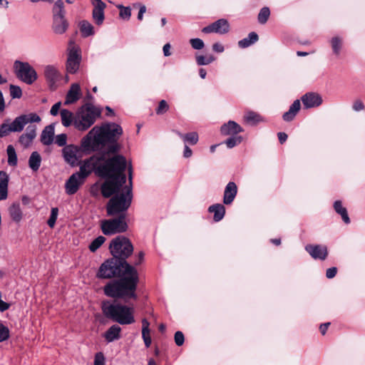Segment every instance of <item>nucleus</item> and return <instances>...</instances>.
<instances>
[{"instance_id": "nucleus-18", "label": "nucleus", "mask_w": 365, "mask_h": 365, "mask_svg": "<svg viewBox=\"0 0 365 365\" xmlns=\"http://www.w3.org/2000/svg\"><path fill=\"white\" fill-rule=\"evenodd\" d=\"M237 193V187L235 182H230L225 188L223 203L230 205L235 200Z\"/></svg>"}, {"instance_id": "nucleus-4", "label": "nucleus", "mask_w": 365, "mask_h": 365, "mask_svg": "<svg viewBox=\"0 0 365 365\" xmlns=\"http://www.w3.org/2000/svg\"><path fill=\"white\" fill-rule=\"evenodd\" d=\"M100 115L99 110L91 104L83 106L74 116V127L78 130H88Z\"/></svg>"}, {"instance_id": "nucleus-57", "label": "nucleus", "mask_w": 365, "mask_h": 365, "mask_svg": "<svg viewBox=\"0 0 365 365\" xmlns=\"http://www.w3.org/2000/svg\"><path fill=\"white\" fill-rule=\"evenodd\" d=\"M170 43H165L163 46V51L165 56H169L171 55V53L170 51Z\"/></svg>"}, {"instance_id": "nucleus-32", "label": "nucleus", "mask_w": 365, "mask_h": 365, "mask_svg": "<svg viewBox=\"0 0 365 365\" xmlns=\"http://www.w3.org/2000/svg\"><path fill=\"white\" fill-rule=\"evenodd\" d=\"M80 31L84 37L92 36L95 33L93 26L87 21L80 22Z\"/></svg>"}, {"instance_id": "nucleus-15", "label": "nucleus", "mask_w": 365, "mask_h": 365, "mask_svg": "<svg viewBox=\"0 0 365 365\" xmlns=\"http://www.w3.org/2000/svg\"><path fill=\"white\" fill-rule=\"evenodd\" d=\"M37 128L35 125H29L26 132L19 138V143L25 148L29 147L36 136Z\"/></svg>"}, {"instance_id": "nucleus-24", "label": "nucleus", "mask_w": 365, "mask_h": 365, "mask_svg": "<svg viewBox=\"0 0 365 365\" xmlns=\"http://www.w3.org/2000/svg\"><path fill=\"white\" fill-rule=\"evenodd\" d=\"M243 120L247 125H256L257 124L263 122L264 118L259 113L249 110L245 113Z\"/></svg>"}, {"instance_id": "nucleus-28", "label": "nucleus", "mask_w": 365, "mask_h": 365, "mask_svg": "<svg viewBox=\"0 0 365 365\" xmlns=\"http://www.w3.org/2000/svg\"><path fill=\"white\" fill-rule=\"evenodd\" d=\"M210 212L214 213V220L216 222L221 220L225 214V208L222 204H215L209 207Z\"/></svg>"}, {"instance_id": "nucleus-52", "label": "nucleus", "mask_w": 365, "mask_h": 365, "mask_svg": "<svg viewBox=\"0 0 365 365\" xmlns=\"http://www.w3.org/2000/svg\"><path fill=\"white\" fill-rule=\"evenodd\" d=\"M352 108L355 111L359 112L364 109V105L361 100H356L354 102Z\"/></svg>"}, {"instance_id": "nucleus-50", "label": "nucleus", "mask_w": 365, "mask_h": 365, "mask_svg": "<svg viewBox=\"0 0 365 365\" xmlns=\"http://www.w3.org/2000/svg\"><path fill=\"white\" fill-rule=\"evenodd\" d=\"M184 335L182 331H177L175 334V342L178 346H182L184 343Z\"/></svg>"}, {"instance_id": "nucleus-26", "label": "nucleus", "mask_w": 365, "mask_h": 365, "mask_svg": "<svg viewBox=\"0 0 365 365\" xmlns=\"http://www.w3.org/2000/svg\"><path fill=\"white\" fill-rule=\"evenodd\" d=\"M121 328L118 325L111 326L104 334V337L108 342H111L120 338Z\"/></svg>"}, {"instance_id": "nucleus-42", "label": "nucleus", "mask_w": 365, "mask_h": 365, "mask_svg": "<svg viewBox=\"0 0 365 365\" xmlns=\"http://www.w3.org/2000/svg\"><path fill=\"white\" fill-rule=\"evenodd\" d=\"M10 96L12 98H20L22 96L21 88L18 86L10 85Z\"/></svg>"}, {"instance_id": "nucleus-61", "label": "nucleus", "mask_w": 365, "mask_h": 365, "mask_svg": "<svg viewBox=\"0 0 365 365\" xmlns=\"http://www.w3.org/2000/svg\"><path fill=\"white\" fill-rule=\"evenodd\" d=\"M329 325H330V323L327 322V323L323 324L320 326L319 330L322 335H324L326 334L327 330Z\"/></svg>"}, {"instance_id": "nucleus-7", "label": "nucleus", "mask_w": 365, "mask_h": 365, "mask_svg": "<svg viewBox=\"0 0 365 365\" xmlns=\"http://www.w3.org/2000/svg\"><path fill=\"white\" fill-rule=\"evenodd\" d=\"M109 249L114 258L123 261H125L133 251L130 241L123 236H118L113 239L110 244Z\"/></svg>"}, {"instance_id": "nucleus-6", "label": "nucleus", "mask_w": 365, "mask_h": 365, "mask_svg": "<svg viewBox=\"0 0 365 365\" xmlns=\"http://www.w3.org/2000/svg\"><path fill=\"white\" fill-rule=\"evenodd\" d=\"M128 209V207L125 210L119 211L112 215H115L120 214L118 217L101 221V227L104 235H112L117 233L124 232L128 230V226L126 222L125 214ZM107 213L108 212H107ZM108 215H110L109 214Z\"/></svg>"}, {"instance_id": "nucleus-49", "label": "nucleus", "mask_w": 365, "mask_h": 365, "mask_svg": "<svg viewBox=\"0 0 365 365\" xmlns=\"http://www.w3.org/2000/svg\"><path fill=\"white\" fill-rule=\"evenodd\" d=\"M168 109V103H166V101L165 100H162L160 103H159V106L157 108V113L158 114H162V113H164L165 112H166Z\"/></svg>"}, {"instance_id": "nucleus-11", "label": "nucleus", "mask_w": 365, "mask_h": 365, "mask_svg": "<svg viewBox=\"0 0 365 365\" xmlns=\"http://www.w3.org/2000/svg\"><path fill=\"white\" fill-rule=\"evenodd\" d=\"M62 153L65 161L71 166L74 167L78 164L81 155L78 146L74 145H66L63 148Z\"/></svg>"}, {"instance_id": "nucleus-23", "label": "nucleus", "mask_w": 365, "mask_h": 365, "mask_svg": "<svg viewBox=\"0 0 365 365\" xmlns=\"http://www.w3.org/2000/svg\"><path fill=\"white\" fill-rule=\"evenodd\" d=\"M54 125H49L45 127L41 135V141L43 145H49L53 141Z\"/></svg>"}, {"instance_id": "nucleus-48", "label": "nucleus", "mask_w": 365, "mask_h": 365, "mask_svg": "<svg viewBox=\"0 0 365 365\" xmlns=\"http://www.w3.org/2000/svg\"><path fill=\"white\" fill-rule=\"evenodd\" d=\"M94 365H105V357L102 352H98L95 355Z\"/></svg>"}, {"instance_id": "nucleus-33", "label": "nucleus", "mask_w": 365, "mask_h": 365, "mask_svg": "<svg viewBox=\"0 0 365 365\" xmlns=\"http://www.w3.org/2000/svg\"><path fill=\"white\" fill-rule=\"evenodd\" d=\"M178 135L182 139L185 143L191 145H195L198 142V134L196 132H191L187 134H182L178 132Z\"/></svg>"}, {"instance_id": "nucleus-31", "label": "nucleus", "mask_w": 365, "mask_h": 365, "mask_svg": "<svg viewBox=\"0 0 365 365\" xmlns=\"http://www.w3.org/2000/svg\"><path fill=\"white\" fill-rule=\"evenodd\" d=\"M258 40V36L255 32H251L249 34L247 38H245L238 42V45L240 48H247L255 43Z\"/></svg>"}, {"instance_id": "nucleus-44", "label": "nucleus", "mask_w": 365, "mask_h": 365, "mask_svg": "<svg viewBox=\"0 0 365 365\" xmlns=\"http://www.w3.org/2000/svg\"><path fill=\"white\" fill-rule=\"evenodd\" d=\"M190 43L191 44V46L192 48L196 50H200L204 48L205 43L200 38H191L190 40Z\"/></svg>"}, {"instance_id": "nucleus-19", "label": "nucleus", "mask_w": 365, "mask_h": 365, "mask_svg": "<svg viewBox=\"0 0 365 365\" xmlns=\"http://www.w3.org/2000/svg\"><path fill=\"white\" fill-rule=\"evenodd\" d=\"M81 96V88L78 83H73L67 93L65 105L72 104L76 102Z\"/></svg>"}, {"instance_id": "nucleus-3", "label": "nucleus", "mask_w": 365, "mask_h": 365, "mask_svg": "<svg viewBox=\"0 0 365 365\" xmlns=\"http://www.w3.org/2000/svg\"><path fill=\"white\" fill-rule=\"evenodd\" d=\"M102 309L107 317L120 324H130L135 322L133 317L134 309L132 307L120 303H110L107 302L103 304Z\"/></svg>"}, {"instance_id": "nucleus-58", "label": "nucleus", "mask_w": 365, "mask_h": 365, "mask_svg": "<svg viewBox=\"0 0 365 365\" xmlns=\"http://www.w3.org/2000/svg\"><path fill=\"white\" fill-rule=\"evenodd\" d=\"M192 154V150L187 145H185V148H184V152H183V156L185 158H188L191 157Z\"/></svg>"}, {"instance_id": "nucleus-12", "label": "nucleus", "mask_w": 365, "mask_h": 365, "mask_svg": "<svg viewBox=\"0 0 365 365\" xmlns=\"http://www.w3.org/2000/svg\"><path fill=\"white\" fill-rule=\"evenodd\" d=\"M230 31V24L225 19H220L212 24L205 26L202 31L205 34L216 33L219 34H225Z\"/></svg>"}, {"instance_id": "nucleus-1", "label": "nucleus", "mask_w": 365, "mask_h": 365, "mask_svg": "<svg viewBox=\"0 0 365 365\" xmlns=\"http://www.w3.org/2000/svg\"><path fill=\"white\" fill-rule=\"evenodd\" d=\"M122 128L115 123H107L101 127H93L82 139L81 146L86 150H103L100 156L93 155L80 165L79 174L84 179L95 170L96 173L108 180L101 185L103 197L113 195L107 205L109 215L125 210L130 207L132 194V168L129 167L128 181L124 173L126 168L125 158L120 155L106 158V155L115 153L119 150L117 143L122 135Z\"/></svg>"}, {"instance_id": "nucleus-63", "label": "nucleus", "mask_w": 365, "mask_h": 365, "mask_svg": "<svg viewBox=\"0 0 365 365\" xmlns=\"http://www.w3.org/2000/svg\"><path fill=\"white\" fill-rule=\"evenodd\" d=\"M5 108V102L3 97V94L1 91H0V110L2 111Z\"/></svg>"}, {"instance_id": "nucleus-45", "label": "nucleus", "mask_w": 365, "mask_h": 365, "mask_svg": "<svg viewBox=\"0 0 365 365\" xmlns=\"http://www.w3.org/2000/svg\"><path fill=\"white\" fill-rule=\"evenodd\" d=\"M9 337V329L0 324V342L6 340Z\"/></svg>"}, {"instance_id": "nucleus-40", "label": "nucleus", "mask_w": 365, "mask_h": 365, "mask_svg": "<svg viewBox=\"0 0 365 365\" xmlns=\"http://www.w3.org/2000/svg\"><path fill=\"white\" fill-rule=\"evenodd\" d=\"M242 140L241 136H233L227 139L225 142L228 148H232L235 145L240 144Z\"/></svg>"}, {"instance_id": "nucleus-9", "label": "nucleus", "mask_w": 365, "mask_h": 365, "mask_svg": "<svg viewBox=\"0 0 365 365\" xmlns=\"http://www.w3.org/2000/svg\"><path fill=\"white\" fill-rule=\"evenodd\" d=\"M81 61L80 48L73 41H70L68 47V58L66 71L70 73H75L79 68Z\"/></svg>"}, {"instance_id": "nucleus-8", "label": "nucleus", "mask_w": 365, "mask_h": 365, "mask_svg": "<svg viewBox=\"0 0 365 365\" xmlns=\"http://www.w3.org/2000/svg\"><path fill=\"white\" fill-rule=\"evenodd\" d=\"M14 67L16 77L24 83L31 85L37 79L35 69L29 63L16 61Z\"/></svg>"}, {"instance_id": "nucleus-29", "label": "nucleus", "mask_w": 365, "mask_h": 365, "mask_svg": "<svg viewBox=\"0 0 365 365\" xmlns=\"http://www.w3.org/2000/svg\"><path fill=\"white\" fill-rule=\"evenodd\" d=\"M300 109V102L299 100H296L290 106L289 110L284 113L283 119L285 121H290L294 119L296 114Z\"/></svg>"}, {"instance_id": "nucleus-56", "label": "nucleus", "mask_w": 365, "mask_h": 365, "mask_svg": "<svg viewBox=\"0 0 365 365\" xmlns=\"http://www.w3.org/2000/svg\"><path fill=\"white\" fill-rule=\"evenodd\" d=\"M10 307V304L1 299V292H0V312H3Z\"/></svg>"}, {"instance_id": "nucleus-55", "label": "nucleus", "mask_w": 365, "mask_h": 365, "mask_svg": "<svg viewBox=\"0 0 365 365\" xmlns=\"http://www.w3.org/2000/svg\"><path fill=\"white\" fill-rule=\"evenodd\" d=\"M212 50L217 53H222L225 51V48L220 43H215L212 45Z\"/></svg>"}, {"instance_id": "nucleus-27", "label": "nucleus", "mask_w": 365, "mask_h": 365, "mask_svg": "<svg viewBox=\"0 0 365 365\" xmlns=\"http://www.w3.org/2000/svg\"><path fill=\"white\" fill-rule=\"evenodd\" d=\"M334 209L335 212L339 214L342 220L346 224L350 223V219L348 215L347 210L345 207L343 206L341 201L336 200L334 202Z\"/></svg>"}, {"instance_id": "nucleus-38", "label": "nucleus", "mask_w": 365, "mask_h": 365, "mask_svg": "<svg viewBox=\"0 0 365 365\" xmlns=\"http://www.w3.org/2000/svg\"><path fill=\"white\" fill-rule=\"evenodd\" d=\"M106 241L103 236H98L89 245V249L91 252H96Z\"/></svg>"}, {"instance_id": "nucleus-35", "label": "nucleus", "mask_w": 365, "mask_h": 365, "mask_svg": "<svg viewBox=\"0 0 365 365\" xmlns=\"http://www.w3.org/2000/svg\"><path fill=\"white\" fill-rule=\"evenodd\" d=\"M342 42L343 39L339 36H334L330 41L333 52L336 56L340 53L342 47Z\"/></svg>"}, {"instance_id": "nucleus-20", "label": "nucleus", "mask_w": 365, "mask_h": 365, "mask_svg": "<svg viewBox=\"0 0 365 365\" xmlns=\"http://www.w3.org/2000/svg\"><path fill=\"white\" fill-rule=\"evenodd\" d=\"M92 12L93 19L97 25H101L104 21V10L106 5L104 2H98L93 4Z\"/></svg>"}, {"instance_id": "nucleus-64", "label": "nucleus", "mask_w": 365, "mask_h": 365, "mask_svg": "<svg viewBox=\"0 0 365 365\" xmlns=\"http://www.w3.org/2000/svg\"><path fill=\"white\" fill-rule=\"evenodd\" d=\"M199 74H200V76L204 79L205 77H206V75H207V72L205 71V69L204 68H200V71H199Z\"/></svg>"}, {"instance_id": "nucleus-46", "label": "nucleus", "mask_w": 365, "mask_h": 365, "mask_svg": "<svg viewBox=\"0 0 365 365\" xmlns=\"http://www.w3.org/2000/svg\"><path fill=\"white\" fill-rule=\"evenodd\" d=\"M67 135L64 133L57 135L55 138V143L58 146H64L66 144Z\"/></svg>"}, {"instance_id": "nucleus-59", "label": "nucleus", "mask_w": 365, "mask_h": 365, "mask_svg": "<svg viewBox=\"0 0 365 365\" xmlns=\"http://www.w3.org/2000/svg\"><path fill=\"white\" fill-rule=\"evenodd\" d=\"M150 323L146 319H142V331H150Z\"/></svg>"}, {"instance_id": "nucleus-16", "label": "nucleus", "mask_w": 365, "mask_h": 365, "mask_svg": "<svg viewBox=\"0 0 365 365\" xmlns=\"http://www.w3.org/2000/svg\"><path fill=\"white\" fill-rule=\"evenodd\" d=\"M68 24L65 19V16L61 14H53V30L57 34H63L66 32Z\"/></svg>"}, {"instance_id": "nucleus-51", "label": "nucleus", "mask_w": 365, "mask_h": 365, "mask_svg": "<svg viewBox=\"0 0 365 365\" xmlns=\"http://www.w3.org/2000/svg\"><path fill=\"white\" fill-rule=\"evenodd\" d=\"M150 331H142V337L146 347H149L151 344Z\"/></svg>"}, {"instance_id": "nucleus-37", "label": "nucleus", "mask_w": 365, "mask_h": 365, "mask_svg": "<svg viewBox=\"0 0 365 365\" xmlns=\"http://www.w3.org/2000/svg\"><path fill=\"white\" fill-rule=\"evenodd\" d=\"M195 58L198 66L208 65L215 61V57L212 55H208L207 56H204L202 55H197Z\"/></svg>"}, {"instance_id": "nucleus-62", "label": "nucleus", "mask_w": 365, "mask_h": 365, "mask_svg": "<svg viewBox=\"0 0 365 365\" xmlns=\"http://www.w3.org/2000/svg\"><path fill=\"white\" fill-rule=\"evenodd\" d=\"M278 138L280 143H284L287 139V135L284 133H279Z\"/></svg>"}, {"instance_id": "nucleus-30", "label": "nucleus", "mask_w": 365, "mask_h": 365, "mask_svg": "<svg viewBox=\"0 0 365 365\" xmlns=\"http://www.w3.org/2000/svg\"><path fill=\"white\" fill-rule=\"evenodd\" d=\"M61 123L63 126L68 127L72 123L74 125V116L73 114L67 109H62L60 112Z\"/></svg>"}, {"instance_id": "nucleus-54", "label": "nucleus", "mask_w": 365, "mask_h": 365, "mask_svg": "<svg viewBox=\"0 0 365 365\" xmlns=\"http://www.w3.org/2000/svg\"><path fill=\"white\" fill-rule=\"evenodd\" d=\"M336 272H337L336 267L329 268V269H327L326 277L328 279H331V278L335 277V275L336 274Z\"/></svg>"}, {"instance_id": "nucleus-53", "label": "nucleus", "mask_w": 365, "mask_h": 365, "mask_svg": "<svg viewBox=\"0 0 365 365\" xmlns=\"http://www.w3.org/2000/svg\"><path fill=\"white\" fill-rule=\"evenodd\" d=\"M61 102H57L56 103H55L51 108V110H50L51 115H52L53 116L57 115L58 113L59 109L61 108Z\"/></svg>"}, {"instance_id": "nucleus-25", "label": "nucleus", "mask_w": 365, "mask_h": 365, "mask_svg": "<svg viewBox=\"0 0 365 365\" xmlns=\"http://www.w3.org/2000/svg\"><path fill=\"white\" fill-rule=\"evenodd\" d=\"M11 218L16 222H19L23 217V213L19 202L13 203L9 208Z\"/></svg>"}, {"instance_id": "nucleus-39", "label": "nucleus", "mask_w": 365, "mask_h": 365, "mask_svg": "<svg viewBox=\"0 0 365 365\" xmlns=\"http://www.w3.org/2000/svg\"><path fill=\"white\" fill-rule=\"evenodd\" d=\"M270 14V11L268 7L262 8L258 14V21L260 24H264L267 22Z\"/></svg>"}, {"instance_id": "nucleus-22", "label": "nucleus", "mask_w": 365, "mask_h": 365, "mask_svg": "<svg viewBox=\"0 0 365 365\" xmlns=\"http://www.w3.org/2000/svg\"><path fill=\"white\" fill-rule=\"evenodd\" d=\"M243 131L242 128L236 122L230 120L221 127V132L225 135H235Z\"/></svg>"}, {"instance_id": "nucleus-43", "label": "nucleus", "mask_w": 365, "mask_h": 365, "mask_svg": "<svg viewBox=\"0 0 365 365\" xmlns=\"http://www.w3.org/2000/svg\"><path fill=\"white\" fill-rule=\"evenodd\" d=\"M58 210L57 207H53L51 209L50 217L47 222L48 225L50 227H53L57 220Z\"/></svg>"}, {"instance_id": "nucleus-36", "label": "nucleus", "mask_w": 365, "mask_h": 365, "mask_svg": "<svg viewBox=\"0 0 365 365\" xmlns=\"http://www.w3.org/2000/svg\"><path fill=\"white\" fill-rule=\"evenodd\" d=\"M8 155V163L9 165L15 166L17 164V155L14 148L9 145L6 148Z\"/></svg>"}, {"instance_id": "nucleus-2", "label": "nucleus", "mask_w": 365, "mask_h": 365, "mask_svg": "<svg viewBox=\"0 0 365 365\" xmlns=\"http://www.w3.org/2000/svg\"><path fill=\"white\" fill-rule=\"evenodd\" d=\"M120 272V279L111 281L105 286V294L110 297L135 299L138 274L135 268L127 262L118 261L115 258L108 259L100 266L96 276L100 279H110Z\"/></svg>"}, {"instance_id": "nucleus-41", "label": "nucleus", "mask_w": 365, "mask_h": 365, "mask_svg": "<svg viewBox=\"0 0 365 365\" xmlns=\"http://www.w3.org/2000/svg\"><path fill=\"white\" fill-rule=\"evenodd\" d=\"M53 14H61L65 16L64 5L62 0H57L53 9Z\"/></svg>"}, {"instance_id": "nucleus-34", "label": "nucleus", "mask_w": 365, "mask_h": 365, "mask_svg": "<svg viewBox=\"0 0 365 365\" xmlns=\"http://www.w3.org/2000/svg\"><path fill=\"white\" fill-rule=\"evenodd\" d=\"M41 162V158L37 152H33L29 158V167L34 171L37 170Z\"/></svg>"}, {"instance_id": "nucleus-60", "label": "nucleus", "mask_w": 365, "mask_h": 365, "mask_svg": "<svg viewBox=\"0 0 365 365\" xmlns=\"http://www.w3.org/2000/svg\"><path fill=\"white\" fill-rule=\"evenodd\" d=\"M145 11H146L145 6L142 5L140 7V10H139L138 15V20L141 21L143 19V14L145 13Z\"/></svg>"}, {"instance_id": "nucleus-21", "label": "nucleus", "mask_w": 365, "mask_h": 365, "mask_svg": "<svg viewBox=\"0 0 365 365\" xmlns=\"http://www.w3.org/2000/svg\"><path fill=\"white\" fill-rule=\"evenodd\" d=\"M9 181V175L4 171H0V201L8 198Z\"/></svg>"}, {"instance_id": "nucleus-10", "label": "nucleus", "mask_w": 365, "mask_h": 365, "mask_svg": "<svg viewBox=\"0 0 365 365\" xmlns=\"http://www.w3.org/2000/svg\"><path fill=\"white\" fill-rule=\"evenodd\" d=\"M43 74L49 88L56 89L62 79V74L58 66L47 65L44 67Z\"/></svg>"}, {"instance_id": "nucleus-5", "label": "nucleus", "mask_w": 365, "mask_h": 365, "mask_svg": "<svg viewBox=\"0 0 365 365\" xmlns=\"http://www.w3.org/2000/svg\"><path fill=\"white\" fill-rule=\"evenodd\" d=\"M41 120L40 116L35 113L21 115L11 123H3L0 125V137H4L11 132L19 133L28 123H39Z\"/></svg>"}, {"instance_id": "nucleus-13", "label": "nucleus", "mask_w": 365, "mask_h": 365, "mask_svg": "<svg viewBox=\"0 0 365 365\" xmlns=\"http://www.w3.org/2000/svg\"><path fill=\"white\" fill-rule=\"evenodd\" d=\"M85 180L86 179H84L83 177H81L76 173L71 175L66 182L65 187L66 193L68 195L75 194Z\"/></svg>"}, {"instance_id": "nucleus-17", "label": "nucleus", "mask_w": 365, "mask_h": 365, "mask_svg": "<svg viewBox=\"0 0 365 365\" xmlns=\"http://www.w3.org/2000/svg\"><path fill=\"white\" fill-rule=\"evenodd\" d=\"M303 105L307 108L319 106L322 103L321 96L314 93H309L304 95L302 98Z\"/></svg>"}, {"instance_id": "nucleus-47", "label": "nucleus", "mask_w": 365, "mask_h": 365, "mask_svg": "<svg viewBox=\"0 0 365 365\" xmlns=\"http://www.w3.org/2000/svg\"><path fill=\"white\" fill-rule=\"evenodd\" d=\"M119 9H120V16L123 19H129L131 15L130 9L128 7H124L123 6H119Z\"/></svg>"}, {"instance_id": "nucleus-14", "label": "nucleus", "mask_w": 365, "mask_h": 365, "mask_svg": "<svg viewBox=\"0 0 365 365\" xmlns=\"http://www.w3.org/2000/svg\"><path fill=\"white\" fill-rule=\"evenodd\" d=\"M305 250L314 259L324 260L328 255L327 247L325 245H308Z\"/></svg>"}]
</instances>
